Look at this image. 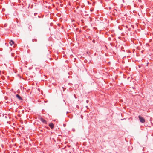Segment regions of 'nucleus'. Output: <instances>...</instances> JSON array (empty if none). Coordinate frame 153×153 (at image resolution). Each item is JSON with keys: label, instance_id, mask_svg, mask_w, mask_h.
<instances>
[{"label": "nucleus", "instance_id": "obj_1", "mask_svg": "<svg viewBox=\"0 0 153 153\" xmlns=\"http://www.w3.org/2000/svg\"><path fill=\"white\" fill-rule=\"evenodd\" d=\"M138 118L141 122L142 123H144L145 122V119L141 116L139 115L138 116Z\"/></svg>", "mask_w": 153, "mask_h": 153}, {"label": "nucleus", "instance_id": "obj_2", "mask_svg": "<svg viewBox=\"0 0 153 153\" xmlns=\"http://www.w3.org/2000/svg\"><path fill=\"white\" fill-rule=\"evenodd\" d=\"M49 126L52 129H53L54 128V124L53 123H50L49 124Z\"/></svg>", "mask_w": 153, "mask_h": 153}, {"label": "nucleus", "instance_id": "obj_3", "mask_svg": "<svg viewBox=\"0 0 153 153\" xmlns=\"http://www.w3.org/2000/svg\"><path fill=\"white\" fill-rule=\"evenodd\" d=\"M16 97L19 99L20 100H22V99L21 97L18 94H17L16 95Z\"/></svg>", "mask_w": 153, "mask_h": 153}, {"label": "nucleus", "instance_id": "obj_4", "mask_svg": "<svg viewBox=\"0 0 153 153\" xmlns=\"http://www.w3.org/2000/svg\"><path fill=\"white\" fill-rule=\"evenodd\" d=\"M40 120L43 123H47L46 121L43 119L42 118H40Z\"/></svg>", "mask_w": 153, "mask_h": 153}, {"label": "nucleus", "instance_id": "obj_5", "mask_svg": "<svg viewBox=\"0 0 153 153\" xmlns=\"http://www.w3.org/2000/svg\"><path fill=\"white\" fill-rule=\"evenodd\" d=\"M9 43L11 46H12V44H14V42L13 41L11 40L10 42Z\"/></svg>", "mask_w": 153, "mask_h": 153}, {"label": "nucleus", "instance_id": "obj_6", "mask_svg": "<svg viewBox=\"0 0 153 153\" xmlns=\"http://www.w3.org/2000/svg\"><path fill=\"white\" fill-rule=\"evenodd\" d=\"M34 41H36H36H37V40H36V39H33L32 40V41H33V42H34Z\"/></svg>", "mask_w": 153, "mask_h": 153}, {"label": "nucleus", "instance_id": "obj_7", "mask_svg": "<svg viewBox=\"0 0 153 153\" xmlns=\"http://www.w3.org/2000/svg\"><path fill=\"white\" fill-rule=\"evenodd\" d=\"M93 42L94 43L95 42V40H93Z\"/></svg>", "mask_w": 153, "mask_h": 153}, {"label": "nucleus", "instance_id": "obj_8", "mask_svg": "<svg viewBox=\"0 0 153 153\" xmlns=\"http://www.w3.org/2000/svg\"><path fill=\"white\" fill-rule=\"evenodd\" d=\"M88 100H87V102H88Z\"/></svg>", "mask_w": 153, "mask_h": 153}]
</instances>
